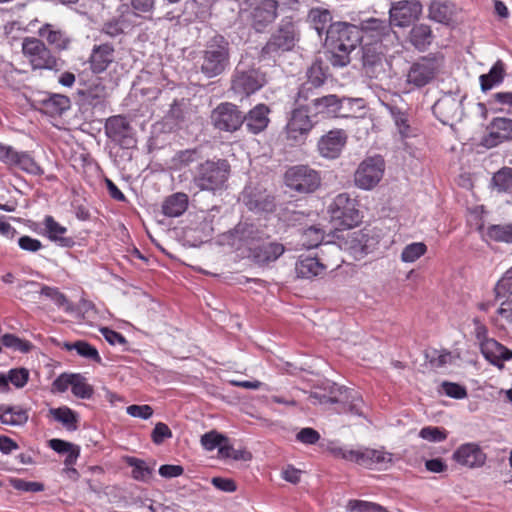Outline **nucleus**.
I'll return each mask as SVG.
<instances>
[{"mask_svg": "<svg viewBox=\"0 0 512 512\" xmlns=\"http://www.w3.org/2000/svg\"><path fill=\"white\" fill-rule=\"evenodd\" d=\"M360 29L352 24L337 22L329 25L326 31V44L332 49L330 63L334 67H344L350 63V53L362 40Z\"/></svg>", "mask_w": 512, "mask_h": 512, "instance_id": "obj_1", "label": "nucleus"}, {"mask_svg": "<svg viewBox=\"0 0 512 512\" xmlns=\"http://www.w3.org/2000/svg\"><path fill=\"white\" fill-rule=\"evenodd\" d=\"M231 167L226 159H208L195 167L192 181L201 191L217 193L227 188Z\"/></svg>", "mask_w": 512, "mask_h": 512, "instance_id": "obj_2", "label": "nucleus"}, {"mask_svg": "<svg viewBox=\"0 0 512 512\" xmlns=\"http://www.w3.org/2000/svg\"><path fill=\"white\" fill-rule=\"evenodd\" d=\"M230 65V44L220 34L211 37L204 45L200 57V71L207 78L221 75Z\"/></svg>", "mask_w": 512, "mask_h": 512, "instance_id": "obj_3", "label": "nucleus"}, {"mask_svg": "<svg viewBox=\"0 0 512 512\" xmlns=\"http://www.w3.org/2000/svg\"><path fill=\"white\" fill-rule=\"evenodd\" d=\"M357 227L342 226L335 228L332 239L327 240V243L336 244L356 260L363 258L368 253L371 239L363 229L356 230Z\"/></svg>", "mask_w": 512, "mask_h": 512, "instance_id": "obj_4", "label": "nucleus"}, {"mask_svg": "<svg viewBox=\"0 0 512 512\" xmlns=\"http://www.w3.org/2000/svg\"><path fill=\"white\" fill-rule=\"evenodd\" d=\"M285 186L298 194H311L317 191L322 182L320 171L307 164L290 166L283 175Z\"/></svg>", "mask_w": 512, "mask_h": 512, "instance_id": "obj_5", "label": "nucleus"}, {"mask_svg": "<svg viewBox=\"0 0 512 512\" xmlns=\"http://www.w3.org/2000/svg\"><path fill=\"white\" fill-rule=\"evenodd\" d=\"M22 53L33 70L57 69L58 60L45 43L35 37H26L22 43Z\"/></svg>", "mask_w": 512, "mask_h": 512, "instance_id": "obj_6", "label": "nucleus"}, {"mask_svg": "<svg viewBox=\"0 0 512 512\" xmlns=\"http://www.w3.org/2000/svg\"><path fill=\"white\" fill-rule=\"evenodd\" d=\"M298 35L291 18L282 19L278 29L261 50L263 57L271 56L279 51H290L294 48Z\"/></svg>", "mask_w": 512, "mask_h": 512, "instance_id": "obj_7", "label": "nucleus"}, {"mask_svg": "<svg viewBox=\"0 0 512 512\" xmlns=\"http://www.w3.org/2000/svg\"><path fill=\"white\" fill-rule=\"evenodd\" d=\"M384 171L385 161L380 155L367 157L359 164L354 174L355 185L370 190L381 181Z\"/></svg>", "mask_w": 512, "mask_h": 512, "instance_id": "obj_8", "label": "nucleus"}, {"mask_svg": "<svg viewBox=\"0 0 512 512\" xmlns=\"http://www.w3.org/2000/svg\"><path fill=\"white\" fill-rule=\"evenodd\" d=\"M231 88L241 97H248L256 91V70L252 57L246 55L241 58L235 69Z\"/></svg>", "mask_w": 512, "mask_h": 512, "instance_id": "obj_9", "label": "nucleus"}, {"mask_svg": "<svg viewBox=\"0 0 512 512\" xmlns=\"http://www.w3.org/2000/svg\"><path fill=\"white\" fill-rule=\"evenodd\" d=\"M357 201L347 193L338 194L329 205L331 221L338 224H360Z\"/></svg>", "mask_w": 512, "mask_h": 512, "instance_id": "obj_10", "label": "nucleus"}, {"mask_svg": "<svg viewBox=\"0 0 512 512\" xmlns=\"http://www.w3.org/2000/svg\"><path fill=\"white\" fill-rule=\"evenodd\" d=\"M244 119L236 105L228 102L219 104L211 113L214 127L225 132L238 130L242 126Z\"/></svg>", "mask_w": 512, "mask_h": 512, "instance_id": "obj_11", "label": "nucleus"}, {"mask_svg": "<svg viewBox=\"0 0 512 512\" xmlns=\"http://www.w3.org/2000/svg\"><path fill=\"white\" fill-rule=\"evenodd\" d=\"M422 12L419 0H401L393 2L389 10L390 25L398 27L409 26Z\"/></svg>", "mask_w": 512, "mask_h": 512, "instance_id": "obj_12", "label": "nucleus"}, {"mask_svg": "<svg viewBox=\"0 0 512 512\" xmlns=\"http://www.w3.org/2000/svg\"><path fill=\"white\" fill-rule=\"evenodd\" d=\"M452 460L461 467L478 469L487 461V455L477 443H464L452 454Z\"/></svg>", "mask_w": 512, "mask_h": 512, "instance_id": "obj_13", "label": "nucleus"}, {"mask_svg": "<svg viewBox=\"0 0 512 512\" xmlns=\"http://www.w3.org/2000/svg\"><path fill=\"white\" fill-rule=\"evenodd\" d=\"M106 135L124 148L133 147L136 140L132 136V127L124 116L110 117L105 124Z\"/></svg>", "mask_w": 512, "mask_h": 512, "instance_id": "obj_14", "label": "nucleus"}, {"mask_svg": "<svg viewBox=\"0 0 512 512\" xmlns=\"http://www.w3.org/2000/svg\"><path fill=\"white\" fill-rule=\"evenodd\" d=\"M312 127L313 124L307 111L295 109L286 124V138L293 144H300L304 142Z\"/></svg>", "mask_w": 512, "mask_h": 512, "instance_id": "obj_15", "label": "nucleus"}, {"mask_svg": "<svg viewBox=\"0 0 512 512\" xmlns=\"http://www.w3.org/2000/svg\"><path fill=\"white\" fill-rule=\"evenodd\" d=\"M437 71L438 67L434 60L422 58L410 66L407 83L416 88L424 87L435 78Z\"/></svg>", "mask_w": 512, "mask_h": 512, "instance_id": "obj_16", "label": "nucleus"}, {"mask_svg": "<svg viewBox=\"0 0 512 512\" xmlns=\"http://www.w3.org/2000/svg\"><path fill=\"white\" fill-rule=\"evenodd\" d=\"M347 133L343 129H334L323 135L317 144L319 154L327 159H336L340 156L347 143Z\"/></svg>", "mask_w": 512, "mask_h": 512, "instance_id": "obj_17", "label": "nucleus"}, {"mask_svg": "<svg viewBox=\"0 0 512 512\" xmlns=\"http://www.w3.org/2000/svg\"><path fill=\"white\" fill-rule=\"evenodd\" d=\"M0 158L4 163L28 173L36 174L40 169L29 152H19L11 146H0Z\"/></svg>", "mask_w": 512, "mask_h": 512, "instance_id": "obj_18", "label": "nucleus"}, {"mask_svg": "<svg viewBox=\"0 0 512 512\" xmlns=\"http://www.w3.org/2000/svg\"><path fill=\"white\" fill-rule=\"evenodd\" d=\"M115 48L110 43L96 44L93 46L88 59L90 69L95 74L105 72L115 61Z\"/></svg>", "mask_w": 512, "mask_h": 512, "instance_id": "obj_19", "label": "nucleus"}, {"mask_svg": "<svg viewBox=\"0 0 512 512\" xmlns=\"http://www.w3.org/2000/svg\"><path fill=\"white\" fill-rule=\"evenodd\" d=\"M342 457L346 460L356 462L365 467H371L374 464L391 463L392 455L383 450L365 448L362 450H349L343 452Z\"/></svg>", "mask_w": 512, "mask_h": 512, "instance_id": "obj_20", "label": "nucleus"}, {"mask_svg": "<svg viewBox=\"0 0 512 512\" xmlns=\"http://www.w3.org/2000/svg\"><path fill=\"white\" fill-rule=\"evenodd\" d=\"M30 288L31 290H35L39 288L40 296L46 297L50 299L58 308L63 309L67 313L75 312V306L69 299L66 297L64 293H62L56 287H50L47 285H40L35 281H25L24 283L19 284V288Z\"/></svg>", "mask_w": 512, "mask_h": 512, "instance_id": "obj_21", "label": "nucleus"}, {"mask_svg": "<svg viewBox=\"0 0 512 512\" xmlns=\"http://www.w3.org/2000/svg\"><path fill=\"white\" fill-rule=\"evenodd\" d=\"M480 349L485 359L499 369L504 368V361L512 359V351L492 338L481 343Z\"/></svg>", "mask_w": 512, "mask_h": 512, "instance_id": "obj_22", "label": "nucleus"}, {"mask_svg": "<svg viewBox=\"0 0 512 512\" xmlns=\"http://www.w3.org/2000/svg\"><path fill=\"white\" fill-rule=\"evenodd\" d=\"M351 102L348 98H339L336 95H327L313 100V106L318 114L325 117H344L342 113L343 103Z\"/></svg>", "mask_w": 512, "mask_h": 512, "instance_id": "obj_23", "label": "nucleus"}, {"mask_svg": "<svg viewBox=\"0 0 512 512\" xmlns=\"http://www.w3.org/2000/svg\"><path fill=\"white\" fill-rule=\"evenodd\" d=\"M460 110V102L450 95L438 99L433 105L434 115L443 123L453 120Z\"/></svg>", "mask_w": 512, "mask_h": 512, "instance_id": "obj_24", "label": "nucleus"}, {"mask_svg": "<svg viewBox=\"0 0 512 512\" xmlns=\"http://www.w3.org/2000/svg\"><path fill=\"white\" fill-rule=\"evenodd\" d=\"M80 95L86 104L93 108L104 107L108 92L106 86L100 79H96L94 82L89 84L84 90L80 91Z\"/></svg>", "mask_w": 512, "mask_h": 512, "instance_id": "obj_25", "label": "nucleus"}, {"mask_svg": "<svg viewBox=\"0 0 512 512\" xmlns=\"http://www.w3.org/2000/svg\"><path fill=\"white\" fill-rule=\"evenodd\" d=\"M29 419L28 410L21 406L0 405V423L5 426H24Z\"/></svg>", "mask_w": 512, "mask_h": 512, "instance_id": "obj_26", "label": "nucleus"}, {"mask_svg": "<svg viewBox=\"0 0 512 512\" xmlns=\"http://www.w3.org/2000/svg\"><path fill=\"white\" fill-rule=\"evenodd\" d=\"M295 270L298 277L311 279L322 275L326 270V265L316 257L301 256L296 263Z\"/></svg>", "mask_w": 512, "mask_h": 512, "instance_id": "obj_27", "label": "nucleus"}, {"mask_svg": "<svg viewBox=\"0 0 512 512\" xmlns=\"http://www.w3.org/2000/svg\"><path fill=\"white\" fill-rule=\"evenodd\" d=\"M455 13L456 7L450 1H433L429 6V17L445 25L453 21Z\"/></svg>", "mask_w": 512, "mask_h": 512, "instance_id": "obj_28", "label": "nucleus"}, {"mask_svg": "<svg viewBox=\"0 0 512 512\" xmlns=\"http://www.w3.org/2000/svg\"><path fill=\"white\" fill-rule=\"evenodd\" d=\"M250 233L251 232L245 227H242L241 229L235 227L230 229L227 233L220 235L218 238V244L230 245L240 250L242 247L249 246L253 242V238L249 237Z\"/></svg>", "mask_w": 512, "mask_h": 512, "instance_id": "obj_29", "label": "nucleus"}, {"mask_svg": "<svg viewBox=\"0 0 512 512\" xmlns=\"http://www.w3.org/2000/svg\"><path fill=\"white\" fill-rule=\"evenodd\" d=\"M389 111L402 140L417 136V128L410 124L407 111H403L396 106H389Z\"/></svg>", "mask_w": 512, "mask_h": 512, "instance_id": "obj_30", "label": "nucleus"}, {"mask_svg": "<svg viewBox=\"0 0 512 512\" xmlns=\"http://www.w3.org/2000/svg\"><path fill=\"white\" fill-rule=\"evenodd\" d=\"M38 34L59 51L68 49L71 42L64 31L55 29L51 24L43 25L39 29Z\"/></svg>", "mask_w": 512, "mask_h": 512, "instance_id": "obj_31", "label": "nucleus"}, {"mask_svg": "<svg viewBox=\"0 0 512 512\" xmlns=\"http://www.w3.org/2000/svg\"><path fill=\"white\" fill-rule=\"evenodd\" d=\"M49 240L62 247H72L78 236L68 230L66 226H45L42 232Z\"/></svg>", "mask_w": 512, "mask_h": 512, "instance_id": "obj_32", "label": "nucleus"}, {"mask_svg": "<svg viewBox=\"0 0 512 512\" xmlns=\"http://www.w3.org/2000/svg\"><path fill=\"white\" fill-rule=\"evenodd\" d=\"M489 138L493 145L512 138V119L498 117L489 125Z\"/></svg>", "mask_w": 512, "mask_h": 512, "instance_id": "obj_33", "label": "nucleus"}, {"mask_svg": "<svg viewBox=\"0 0 512 512\" xmlns=\"http://www.w3.org/2000/svg\"><path fill=\"white\" fill-rule=\"evenodd\" d=\"M188 196L185 193L177 192L168 196L162 204V211L169 217H178L188 208Z\"/></svg>", "mask_w": 512, "mask_h": 512, "instance_id": "obj_34", "label": "nucleus"}, {"mask_svg": "<svg viewBox=\"0 0 512 512\" xmlns=\"http://www.w3.org/2000/svg\"><path fill=\"white\" fill-rule=\"evenodd\" d=\"M70 105L69 97L62 94H52L41 101L42 111L50 116L61 115Z\"/></svg>", "mask_w": 512, "mask_h": 512, "instance_id": "obj_35", "label": "nucleus"}, {"mask_svg": "<svg viewBox=\"0 0 512 512\" xmlns=\"http://www.w3.org/2000/svg\"><path fill=\"white\" fill-rule=\"evenodd\" d=\"M285 251L283 244L278 242H263L258 246V266H268L276 261Z\"/></svg>", "mask_w": 512, "mask_h": 512, "instance_id": "obj_36", "label": "nucleus"}, {"mask_svg": "<svg viewBox=\"0 0 512 512\" xmlns=\"http://www.w3.org/2000/svg\"><path fill=\"white\" fill-rule=\"evenodd\" d=\"M332 239V234H325L321 228L317 226H308L301 234V245L306 249H313L327 243V240Z\"/></svg>", "mask_w": 512, "mask_h": 512, "instance_id": "obj_37", "label": "nucleus"}, {"mask_svg": "<svg viewBox=\"0 0 512 512\" xmlns=\"http://www.w3.org/2000/svg\"><path fill=\"white\" fill-rule=\"evenodd\" d=\"M411 44L418 50H425L433 39V34L430 26L426 24L414 25L409 33Z\"/></svg>", "mask_w": 512, "mask_h": 512, "instance_id": "obj_38", "label": "nucleus"}, {"mask_svg": "<svg viewBox=\"0 0 512 512\" xmlns=\"http://www.w3.org/2000/svg\"><path fill=\"white\" fill-rule=\"evenodd\" d=\"M48 415L61 423L69 431H75L78 427V415L67 406L51 408L48 411Z\"/></svg>", "mask_w": 512, "mask_h": 512, "instance_id": "obj_39", "label": "nucleus"}, {"mask_svg": "<svg viewBox=\"0 0 512 512\" xmlns=\"http://www.w3.org/2000/svg\"><path fill=\"white\" fill-rule=\"evenodd\" d=\"M478 230L487 241L512 243V226H478Z\"/></svg>", "mask_w": 512, "mask_h": 512, "instance_id": "obj_40", "label": "nucleus"}, {"mask_svg": "<svg viewBox=\"0 0 512 512\" xmlns=\"http://www.w3.org/2000/svg\"><path fill=\"white\" fill-rule=\"evenodd\" d=\"M277 0H258V25L266 26L278 17Z\"/></svg>", "mask_w": 512, "mask_h": 512, "instance_id": "obj_41", "label": "nucleus"}, {"mask_svg": "<svg viewBox=\"0 0 512 512\" xmlns=\"http://www.w3.org/2000/svg\"><path fill=\"white\" fill-rule=\"evenodd\" d=\"M505 75V70L503 63L501 61H497L490 69L487 74H482L479 78L481 89L483 91H488L492 89L495 85L500 84Z\"/></svg>", "mask_w": 512, "mask_h": 512, "instance_id": "obj_42", "label": "nucleus"}, {"mask_svg": "<svg viewBox=\"0 0 512 512\" xmlns=\"http://www.w3.org/2000/svg\"><path fill=\"white\" fill-rule=\"evenodd\" d=\"M212 226H187L184 230V239L191 246H198L209 240Z\"/></svg>", "mask_w": 512, "mask_h": 512, "instance_id": "obj_43", "label": "nucleus"}, {"mask_svg": "<svg viewBox=\"0 0 512 512\" xmlns=\"http://www.w3.org/2000/svg\"><path fill=\"white\" fill-rule=\"evenodd\" d=\"M390 23H387L385 20H380L376 18H370L361 23V34L369 33L371 37L377 38L380 40L383 36L388 35L391 27Z\"/></svg>", "mask_w": 512, "mask_h": 512, "instance_id": "obj_44", "label": "nucleus"}, {"mask_svg": "<svg viewBox=\"0 0 512 512\" xmlns=\"http://www.w3.org/2000/svg\"><path fill=\"white\" fill-rule=\"evenodd\" d=\"M126 463L132 467V477L137 481L147 482L152 478L153 468L149 467L144 460L127 457Z\"/></svg>", "mask_w": 512, "mask_h": 512, "instance_id": "obj_45", "label": "nucleus"}, {"mask_svg": "<svg viewBox=\"0 0 512 512\" xmlns=\"http://www.w3.org/2000/svg\"><path fill=\"white\" fill-rule=\"evenodd\" d=\"M492 183L498 192L512 194V168L500 169L494 174Z\"/></svg>", "mask_w": 512, "mask_h": 512, "instance_id": "obj_46", "label": "nucleus"}, {"mask_svg": "<svg viewBox=\"0 0 512 512\" xmlns=\"http://www.w3.org/2000/svg\"><path fill=\"white\" fill-rule=\"evenodd\" d=\"M381 45L376 44H365L363 46V55L362 61L363 65L366 68H371L372 70L382 63V52L379 50Z\"/></svg>", "mask_w": 512, "mask_h": 512, "instance_id": "obj_47", "label": "nucleus"}, {"mask_svg": "<svg viewBox=\"0 0 512 512\" xmlns=\"http://www.w3.org/2000/svg\"><path fill=\"white\" fill-rule=\"evenodd\" d=\"M309 17L311 18L315 30L320 36L323 32L327 31L329 27L328 24L332 20L330 12L326 9H312L310 11Z\"/></svg>", "mask_w": 512, "mask_h": 512, "instance_id": "obj_48", "label": "nucleus"}, {"mask_svg": "<svg viewBox=\"0 0 512 512\" xmlns=\"http://www.w3.org/2000/svg\"><path fill=\"white\" fill-rule=\"evenodd\" d=\"M65 347L68 350H76L82 357L91 359L97 363L101 362V357L99 356L97 349L85 341H76L72 344H65Z\"/></svg>", "mask_w": 512, "mask_h": 512, "instance_id": "obj_49", "label": "nucleus"}, {"mask_svg": "<svg viewBox=\"0 0 512 512\" xmlns=\"http://www.w3.org/2000/svg\"><path fill=\"white\" fill-rule=\"evenodd\" d=\"M427 252V246L423 242H415L407 245L402 253L401 260L406 263H412L418 260Z\"/></svg>", "mask_w": 512, "mask_h": 512, "instance_id": "obj_50", "label": "nucleus"}, {"mask_svg": "<svg viewBox=\"0 0 512 512\" xmlns=\"http://www.w3.org/2000/svg\"><path fill=\"white\" fill-rule=\"evenodd\" d=\"M72 393L79 398H90L93 394V388L90 386L85 378L79 374H75L71 387Z\"/></svg>", "mask_w": 512, "mask_h": 512, "instance_id": "obj_51", "label": "nucleus"}, {"mask_svg": "<svg viewBox=\"0 0 512 512\" xmlns=\"http://www.w3.org/2000/svg\"><path fill=\"white\" fill-rule=\"evenodd\" d=\"M201 445L208 451H212L215 448H219L221 443L228 442V438L223 434L212 430L201 436Z\"/></svg>", "mask_w": 512, "mask_h": 512, "instance_id": "obj_52", "label": "nucleus"}, {"mask_svg": "<svg viewBox=\"0 0 512 512\" xmlns=\"http://www.w3.org/2000/svg\"><path fill=\"white\" fill-rule=\"evenodd\" d=\"M198 157L199 155L197 149L181 150L177 152L173 157V163L175 168L181 169L195 162Z\"/></svg>", "mask_w": 512, "mask_h": 512, "instance_id": "obj_53", "label": "nucleus"}, {"mask_svg": "<svg viewBox=\"0 0 512 512\" xmlns=\"http://www.w3.org/2000/svg\"><path fill=\"white\" fill-rule=\"evenodd\" d=\"M2 343L5 347L13 348L23 353H27L32 349V344L29 341L22 340L13 334L3 335Z\"/></svg>", "mask_w": 512, "mask_h": 512, "instance_id": "obj_54", "label": "nucleus"}, {"mask_svg": "<svg viewBox=\"0 0 512 512\" xmlns=\"http://www.w3.org/2000/svg\"><path fill=\"white\" fill-rule=\"evenodd\" d=\"M190 107V100L186 98L175 99L169 109V115L175 120H183Z\"/></svg>", "mask_w": 512, "mask_h": 512, "instance_id": "obj_55", "label": "nucleus"}, {"mask_svg": "<svg viewBox=\"0 0 512 512\" xmlns=\"http://www.w3.org/2000/svg\"><path fill=\"white\" fill-rule=\"evenodd\" d=\"M308 83L317 88L324 84L326 80V73L322 66L318 63H313L307 72Z\"/></svg>", "mask_w": 512, "mask_h": 512, "instance_id": "obj_56", "label": "nucleus"}, {"mask_svg": "<svg viewBox=\"0 0 512 512\" xmlns=\"http://www.w3.org/2000/svg\"><path fill=\"white\" fill-rule=\"evenodd\" d=\"M419 435L431 442H441L447 438V432L444 429L432 426L422 428Z\"/></svg>", "mask_w": 512, "mask_h": 512, "instance_id": "obj_57", "label": "nucleus"}, {"mask_svg": "<svg viewBox=\"0 0 512 512\" xmlns=\"http://www.w3.org/2000/svg\"><path fill=\"white\" fill-rule=\"evenodd\" d=\"M13 488L24 492H40L44 490V485L40 482L25 481L15 478L10 481Z\"/></svg>", "mask_w": 512, "mask_h": 512, "instance_id": "obj_58", "label": "nucleus"}, {"mask_svg": "<svg viewBox=\"0 0 512 512\" xmlns=\"http://www.w3.org/2000/svg\"><path fill=\"white\" fill-rule=\"evenodd\" d=\"M8 381L15 387L22 388L29 379V371L25 368H16L8 372Z\"/></svg>", "mask_w": 512, "mask_h": 512, "instance_id": "obj_59", "label": "nucleus"}, {"mask_svg": "<svg viewBox=\"0 0 512 512\" xmlns=\"http://www.w3.org/2000/svg\"><path fill=\"white\" fill-rule=\"evenodd\" d=\"M172 437V431L163 422H158L155 424V427L151 433V439L156 445H160L163 443L165 439H169Z\"/></svg>", "mask_w": 512, "mask_h": 512, "instance_id": "obj_60", "label": "nucleus"}, {"mask_svg": "<svg viewBox=\"0 0 512 512\" xmlns=\"http://www.w3.org/2000/svg\"><path fill=\"white\" fill-rule=\"evenodd\" d=\"M442 389L444 393L451 398L463 399L467 396L466 388L457 383L445 381L442 383Z\"/></svg>", "mask_w": 512, "mask_h": 512, "instance_id": "obj_61", "label": "nucleus"}, {"mask_svg": "<svg viewBox=\"0 0 512 512\" xmlns=\"http://www.w3.org/2000/svg\"><path fill=\"white\" fill-rule=\"evenodd\" d=\"M349 509L351 511L357 510L359 512H380L383 511V508L375 503L361 501V500H351L349 501Z\"/></svg>", "mask_w": 512, "mask_h": 512, "instance_id": "obj_62", "label": "nucleus"}, {"mask_svg": "<svg viewBox=\"0 0 512 512\" xmlns=\"http://www.w3.org/2000/svg\"><path fill=\"white\" fill-rule=\"evenodd\" d=\"M296 439L303 444L313 445L319 441L320 434L313 428H302L296 434Z\"/></svg>", "mask_w": 512, "mask_h": 512, "instance_id": "obj_63", "label": "nucleus"}, {"mask_svg": "<svg viewBox=\"0 0 512 512\" xmlns=\"http://www.w3.org/2000/svg\"><path fill=\"white\" fill-rule=\"evenodd\" d=\"M512 289V267L498 281L495 286L496 297L505 296L507 291Z\"/></svg>", "mask_w": 512, "mask_h": 512, "instance_id": "obj_64", "label": "nucleus"}]
</instances>
